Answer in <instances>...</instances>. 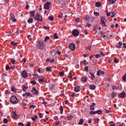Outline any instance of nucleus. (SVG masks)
Wrapping results in <instances>:
<instances>
[{"mask_svg": "<svg viewBox=\"0 0 126 126\" xmlns=\"http://www.w3.org/2000/svg\"><path fill=\"white\" fill-rule=\"evenodd\" d=\"M10 101L12 104H17V103H18V99L16 98V96H12Z\"/></svg>", "mask_w": 126, "mask_h": 126, "instance_id": "nucleus-1", "label": "nucleus"}, {"mask_svg": "<svg viewBox=\"0 0 126 126\" xmlns=\"http://www.w3.org/2000/svg\"><path fill=\"white\" fill-rule=\"evenodd\" d=\"M45 44H44V41L43 40H40L38 42V44H37V46L40 49H44V47H45Z\"/></svg>", "mask_w": 126, "mask_h": 126, "instance_id": "nucleus-2", "label": "nucleus"}, {"mask_svg": "<svg viewBox=\"0 0 126 126\" xmlns=\"http://www.w3.org/2000/svg\"><path fill=\"white\" fill-rule=\"evenodd\" d=\"M52 6V3L50 2H46L44 6V9H47L49 10L50 9V7Z\"/></svg>", "mask_w": 126, "mask_h": 126, "instance_id": "nucleus-3", "label": "nucleus"}, {"mask_svg": "<svg viewBox=\"0 0 126 126\" xmlns=\"http://www.w3.org/2000/svg\"><path fill=\"white\" fill-rule=\"evenodd\" d=\"M35 20L37 21H40V22H43V17L41 15H38V16H35L34 17Z\"/></svg>", "mask_w": 126, "mask_h": 126, "instance_id": "nucleus-4", "label": "nucleus"}, {"mask_svg": "<svg viewBox=\"0 0 126 126\" xmlns=\"http://www.w3.org/2000/svg\"><path fill=\"white\" fill-rule=\"evenodd\" d=\"M68 47H69V49H70L71 51H75V44L73 43H70Z\"/></svg>", "mask_w": 126, "mask_h": 126, "instance_id": "nucleus-5", "label": "nucleus"}, {"mask_svg": "<svg viewBox=\"0 0 126 126\" xmlns=\"http://www.w3.org/2000/svg\"><path fill=\"white\" fill-rule=\"evenodd\" d=\"M32 94H33V95H38V94H39V91L36 90V88H35V87L32 88Z\"/></svg>", "mask_w": 126, "mask_h": 126, "instance_id": "nucleus-6", "label": "nucleus"}, {"mask_svg": "<svg viewBox=\"0 0 126 126\" xmlns=\"http://www.w3.org/2000/svg\"><path fill=\"white\" fill-rule=\"evenodd\" d=\"M72 35L76 37V36L79 35V32L77 30H73L72 31Z\"/></svg>", "mask_w": 126, "mask_h": 126, "instance_id": "nucleus-7", "label": "nucleus"}, {"mask_svg": "<svg viewBox=\"0 0 126 126\" xmlns=\"http://www.w3.org/2000/svg\"><path fill=\"white\" fill-rule=\"evenodd\" d=\"M22 76L23 78H26L27 76H28V74H27V72L25 70H23L22 72Z\"/></svg>", "mask_w": 126, "mask_h": 126, "instance_id": "nucleus-8", "label": "nucleus"}, {"mask_svg": "<svg viewBox=\"0 0 126 126\" xmlns=\"http://www.w3.org/2000/svg\"><path fill=\"white\" fill-rule=\"evenodd\" d=\"M10 15L11 16V20H12L13 22H16L17 20L15 18V17L14 16V15L12 13H11Z\"/></svg>", "mask_w": 126, "mask_h": 126, "instance_id": "nucleus-9", "label": "nucleus"}, {"mask_svg": "<svg viewBox=\"0 0 126 126\" xmlns=\"http://www.w3.org/2000/svg\"><path fill=\"white\" fill-rule=\"evenodd\" d=\"M101 74L102 75H104V74H105V72H104V71H103L101 70H97V76H100V75H101Z\"/></svg>", "mask_w": 126, "mask_h": 126, "instance_id": "nucleus-10", "label": "nucleus"}, {"mask_svg": "<svg viewBox=\"0 0 126 126\" xmlns=\"http://www.w3.org/2000/svg\"><path fill=\"white\" fill-rule=\"evenodd\" d=\"M12 116L13 119H14L15 120L18 119V115H17V114H16V113L14 112L12 113Z\"/></svg>", "mask_w": 126, "mask_h": 126, "instance_id": "nucleus-11", "label": "nucleus"}, {"mask_svg": "<svg viewBox=\"0 0 126 126\" xmlns=\"http://www.w3.org/2000/svg\"><path fill=\"white\" fill-rule=\"evenodd\" d=\"M95 106H96V103H93L91 105H90V110L91 111H94V110H95V108H94V107H95Z\"/></svg>", "mask_w": 126, "mask_h": 126, "instance_id": "nucleus-12", "label": "nucleus"}, {"mask_svg": "<svg viewBox=\"0 0 126 126\" xmlns=\"http://www.w3.org/2000/svg\"><path fill=\"white\" fill-rule=\"evenodd\" d=\"M89 73L90 74V78H91L92 80H94V79H95V75H94V73H92L91 71H90Z\"/></svg>", "mask_w": 126, "mask_h": 126, "instance_id": "nucleus-13", "label": "nucleus"}, {"mask_svg": "<svg viewBox=\"0 0 126 126\" xmlns=\"http://www.w3.org/2000/svg\"><path fill=\"white\" fill-rule=\"evenodd\" d=\"M119 98H125L126 97V93L123 92L118 95Z\"/></svg>", "mask_w": 126, "mask_h": 126, "instance_id": "nucleus-14", "label": "nucleus"}, {"mask_svg": "<svg viewBox=\"0 0 126 126\" xmlns=\"http://www.w3.org/2000/svg\"><path fill=\"white\" fill-rule=\"evenodd\" d=\"M35 13H36V11L35 10H33L32 11L30 12V17H35Z\"/></svg>", "mask_w": 126, "mask_h": 126, "instance_id": "nucleus-15", "label": "nucleus"}, {"mask_svg": "<svg viewBox=\"0 0 126 126\" xmlns=\"http://www.w3.org/2000/svg\"><path fill=\"white\" fill-rule=\"evenodd\" d=\"M74 91L76 93L79 92V91H80V87L79 86L75 87Z\"/></svg>", "mask_w": 126, "mask_h": 126, "instance_id": "nucleus-16", "label": "nucleus"}, {"mask_svg": "<svg viewBox=\"0 0 126 126\" xmlns=\"http://www.w3.org/2000/svg\"><path fill=\"white\" fill-rule=\"evenodd\" d=\"M89 88L91 90H95L96 88V86H95V85H91L89 86Z\"/></svg>", "mask_w": 126, "mask_h": 126, "instance_id": "nucleus-17", "label": "nucleus"}, {"mask_svg": "<svg viewBox=\"0 0 126 126\" xmlns=\"http://www.w3.org/2000/svg\"><path fill=\"white\" fill-rule=\"evenodd\" d=\"M95 6H96V7H101V6H102V3L100 2H96Z\"/></svg>", "mask_w": 126, "mask_h": 126, "instance_id": "nucleus-18", "label": "nucleus"}, {"mask_svg": "<svg viewBox=\"0 0 126 126\" xmlns=\"http://www.w3.org/2000/svg\"><path fill=\"white\" fill-rule=\"evenodd\" d=\"M23 97H28V96H31V94L30 93H25L23 94Z\"/></svg>", "mask_w": 126, "mask_h": 126, "instance_id": "nucleus-19", "label": "nucleus"}, {"mask_svg": "<svg viewBox=\"0 0 126 126\" xmlns=\"http://www.w3.org/2000/svg\"><path fill=\"white\" fill-rule=\"evenodd\" d=\"M37 71L39 73H41V72H44L45 71V69L43 68H39Z\"/></svg>", "mask_w": 126, "mask_h": 126, "instance_id": "nucleus-20", "label": "nucleus"}, {"mask_svg": "<svg viewBox=\"0 0 126 126\" xmlns=\"http://www.w3.org/2000/svg\"><path fill=\"white\" fill-rule=\"evenodd\" d=\"M81 79L83 82H86L88 79V78H87V77H83L81 78Z\"/></svg>", "mask_w": 126, "mask_h": 126, "instance_id": "nucleus-21", "label": "nucleus"}, {"mask_svg": "<svg viewBox=\"0 0 126 126\" xmlns=\"http://www.w3.org/2000/svg\"><path fill=\"white\" fill-rule=\"evenodd\" d=\"M11 45L12 47H16V46H17V43L14 41H11Z\"/></svg>", "mask_w": 126, "mask_h": 126, "instance_id": "nucleus-22", "label": "nucleus"}, {"mask_svg": "<svg viewBox=\"0 0 126 126\" xmlns=\"http://www.w3.org/2000/svg\"><path fill=\"white\" fill-rule=\"evenodd\" d=\"M107 0L111 4H114V3H115V2H116V1H117V0Z\"/></svg>", "mask_w": 126, "mask_h": 126, "instance_id": "nucleus-23", "label": "nucleus"}, {"mask_svg": "<svg viewBox=\"0 0 126 126\" xmlns=\"http://www.w3.org/2000/svg\"><path fill=\"white\" fill-rule=\"evenodd\" d=\"M95 114H98V115H102V114H103V111H102V110H97L95 111Z\"/></svg>", "mask_w": 126, "mask_h": 126, "instance_id": "nucleus-24", "label": "nucleus"}, {"mask_svg": "<svg viewBox=\"0 0 126 126\" xmlns=\"http://www.w3.org/2000/svg\"><path fill=\"white\" fill-rule=\"evenodd\" d=\"M22 87H23L22 90L24 92L26 91V90H27V89H28V87L25 86L24 85H23L22 86Z\"/></svg>", "mask_w": 126, "mask_h": 126, "instance_id": "nucleus-25", "label": "nucleus"}, {"mask_svg": "<svg viewBox=\"0 0 126 126\" xmlns=\"http://www.w3.org/2000/svg\"><path fill=\"white\" fill-rule=\"evenodd\" d=\"M44 79H40L38 78V82L39 83H43V82H45V80Z\"/></svg>", "mask_w": 126, "mask_h": 126, "instance_id": "nucleus-26", "label": "nucleus"}, {"mask_svg": "<svg viewBox=\"0 0 126 126\" xmlns=\"http://www.w3.org/2000/svg\"><path fill=\"white\" fill-rule=\"evenodd\" d=\"M60 111L61 112V114L62 115H63V106L60 107Z\"/></svg>", "mask_w": 126, "mask_h": 126, "instance_id": "nucleus-27", "label": "nucleus"}, {"mask_svg": "<svg viewBox=\"0 0 126 126\" xmlns=\"http://www.w3.org/2000/svg\"><path fill=\"white\" fill-rule=\"evenodd\" d=\"M28 23H30V24H32V23H33V19L32 18H30L28 20Z\"/></svg>", "mask_w": 126, "mask_h": 126, "instance_id": "nucleus-28", "label": "nucleus"}, {"mask_svg": "<svg viewBox=\"0 0 126 126\" xmlns=\"http://www.w3.org/2000/svg\"><path fill=\"white\" fill-rule=\"evenodd\" d=\"M46 71H52V67H46Z\"/></svg>", "mask_w": 126, "mask_h": 126, "instance_id": "nucleus-29", "label": "nucleus"}, {"mask_svg": "<svg viewBox=\"0 0 126 126\" xmlns=\"http://www.w3.org/2000/svg\"><path fill=\"white\" fill-rule=\"evenodd\" d=\"M117 96V93H112V98H115Z\"/></svg>", "mask_w": 126, "mask_h": 126, "instance_id": "nucleus-30", "label": "nucleus"}, {"mask_svg": "<svg viewBox=\"0 0 126 126\" xmlns=\"http://www.w3.org/2000/svg\"><path fill=\"white\" fill-rule=\"evenodd\" d=\"M83 122H84V120H83V119H81L79 122V125H82V124H83Z\"/></svg>", "mask_w": 126, "mask_h": 126, "instance_id": "nucleus-31", "label": "nucleus"}, {"mask_svg": "<svg viewBox=\"0 0 126 126\" xmlns=\"http://www.w3.org/2000/svg\"><path fill=\"white\" fill-rule=\"evenodd\" d=\"M100 20H101V22H105L106 21V19H105V18L103 17L100 18Z\"/></svg>", "mask_w": 126, "mask_h": 126, "instance_id": "nucleus-32", "label": "nucleus"}, {"mask_svg": "<svg viewBox=\"0 0 126 126\" xmlns=\"http://www.w3.org/2000/svg\"><path fill=\"white\" fill-rule=\"evenodd\" d=\"M48 40H50V37H49V36H46L45 37L44 42H47V41Z\"/></svg>", "mask_w": 126, "mask_h": 126, "instance_id": "nucleus-33", "label": "nucleus"}, {"mask_svg": "<svg viewBox=\"0 0 126 126\" xmlns=\"http://www.w3.org/2000/svg\"><path fill=\"white\" fill-rule=\"evenodd\" d=\"M3 122L4 123V124H7V123H8V120H7V119L5 118L3 119Z\"/></svg>", "mask_w": 126, "mask_h": 126, "instance_id": "nucleus-34", "label": "nucleus"}, {"mask_svg": "<svg viewBox=\"0 0 126 126\" xmlns=\"http://www.w3.org/2000/svg\"><path fill=\"white\" fill-rule=\"evenodd\" d=\"M48 19H49V20H51V21H54V17H53L52 16H49L48 17Z\"/></svg>", "mask_w": 126, "mask_h": 126, "instance_id": "nucleus-35", "label": "nucleus"}, {"mask_svg": "<svg viewBox=\"0 0 126 126\" xmlns=\"http://www.w3.org/2000/svg\"><path fill=\"white\" fill-rule=\"evenodd\" d=\"M57 35H58V33H54V39H59V36Z\"/></svg>", "mask_w": 126, "mask_h": 126, "instance_id": "nucleus-36", "label": "nucleus"}, {"mask_svg": "<svg viewBox=\"0 0 126 126\" xmlns=\"http://www.w3.org/2000/svg\"><path fill=\"white\" fill-rule=\"evenodd\" d=\"M73 118V116L72 115L69 116L67 117V119L68 120V121H71V119H72Z\"/></svg>", "mask_w": 126, "mask_h": 126, "instance_id": "nucleus-37", "label": "nucleus"}, {"mask_svg": "<svg viewBox=\"0 0 126 126\" xmlns=\"http://www.w3.org/2000/svg\"><path fill=\"white\" fill-rule=\"evenodd\" d=\"M11 89V91H12L13 92H15V91H16V89L14 87H12Z\"/></svg>", "mask_w": 126, "mask_h": 126, "instance_id": "nucleus-38", "label": "nucleus"}, {"mask_svg": "<svg viewBox=\"0 0 126 126\" xmlns=\"http://www.w3.org/2000/svg\"><path fill=\"white\" fill-rule=\"evenodd\" d=\"M101 26L103 27H106V24L105 23V22H101Z\"/></svg>", "mask_w": 126, "mask_h": 126, "instance_id": "nucleus-39", "label": "nucleus"}, {"mask_svg": "<svg viewBox=\"0 0 126 126\" xmlns=\"http://www.w3.org/2000/svg\"><path fill=\"white\" fill-rule=\"evenodd\" d=\"M21 63H23V64H24L25 63H26V59L24 58L23 60L22 61H21Z\"/></svg>", "mask_w": 126, "mask_h": 126, "instance_id": "nucleus-40", "label": "nucleus"}, {"mask_svg": "<svg viewBox=\"0 0 126 126\" xmlns=\"http://www.w3.org/2000/svg\"><path fill=\"white\" fill-rule=\"evenodd\" d=\"M114 63H118L119 62V60H118V58H114Z\"/></svg>", "mask_w": 126, "mask_h": 126, "instance_id": "nucleus-41", "label": "nucleus"}, {"mask_svg": "<svg viewBox=\"0 0 126 126\" xmlns=\"http://www.w3.org/2000/svg\"><path fill=\"white\" fill-rule=\"evenodd\" d=\"M95 114H96V111H91L90 112V115H95Z\"/></svg>", "mask_w": 126, "mask_h": 126, "instance_id": "nucleus-42", "label": "nucleus"}, {"mask_svg": "<svg viewBox=\"0 0 126 126\" xmlns=\"http://www.w3.org/2000/svg\"><path fill=\"white\" fill-rule=\"evenodd\" d=\"M94 15H95V16H99V14L98 12H94Z\"/></svg>", "mask_w": 126, "mask_h": 126, "instance_id": "nucleus-43", "label": "nucleus"}, {"mask_svg": "<svg viewBox=\"0 0 126 126\" xmlns=\"http://www.w3.org/2000/svg\"><path fill=\"white\" fill-rule=\"evenodd\" d=\"M11 63L13 64H14L15 63V59H11Z\"/></svg>", "mask_w": 126, "mask_h": 126, "instance_id": "nucleus-44", "label": "nucleus"}, {"mask_svg": "<svg viewBox=\"0 0 126 126\" xmlns=\"http://www.w3.org/2000/svg\"><path fill=\"white\" fill-rule=\"evenodd\" d=\"M9 69H10V67H9V65H7L6 66V71L9 70Z\"/></svg>", "mask_w": 126, "mask_h": 126, "instance_id": "nucleus-45", "label": "nucleus"}, {"mask_svg": "<svg viewBox=\"0 0 126 126\" xmlns=\"http://www.w3.org/2000/svg\"><path fill=\"white\" fill-rule=\"evenodd\" d=\"M60 124H61V121H57V122H55L56 126H59V125H60Z\"/></svg>", "mask_w": 126, "mask_h": 126, "instance_id": "nucleus-46", "label": "nucleus"}, {"mask_svg": "<svg viewBox=\"0 0 126 126\" xmlns=\"http://www.w3.org/2000/svg\"><path fill=\"white\" fill-rule=\"evenodd\" d=\"M55 86H56V84H53L52 86L50 87V89H54V88H55Z\"/></svg>", "mask_w": 126, "mask_h": 126, "instance_id": "nucleus-47", "label": "nucleus"}, {"mask_svg": "<svg viewBox=\"0 0 126 126\" xmlns=\"http://www.w3.org/2000/svg\"><path fill=\"white\" fill-rule=\"evenodd\" d=\"M111 14L112 15L111 16V17H112V18L115 17L116 14H115V13L114 12H111Z\"/></svg>", "mask_w": 126, "mask_h": 126, "instance_id": "nucleus-48", "label": "nucleus"}, {"mask_svg": "<svg viewBox=\"0 0 126 126\" xmlns=\"http://www.w3.org/2000/svg\"><path fill=\"white\" fill-rule=\"evenodd\" d=\"M30 108H31L32 109H35V108H36V105H31L30 106Z\"/></svg>", "mask_w": 126, "mask_h": 126, "instance_id": "nucleus-49", "label": "nucleus"}, {"mask_svg": "<svg viewBox=\"0 0 126 126\" xmlns=\"http://www.w3.org/2000/svg\"><path fill=\"white\" fill-rule=\"evenodd\" d=\"M85 49H86V50H90V49H91V45H90V46H89L87 47H86Z\"/></svg>", "mask_w": 126, "mask_h": 126, "instance_id": "nucleus-50", "label": "nucleus"}, {"mask_svg": "<svg viewBox=\"0 0 126 126\" xmlns=\"http://www.w3.org/2000/svg\"><path fill=\"white\" fill-rule=\"evenodd\" d=\"M55 121H58L59 120V117L58 116H55L54 118Z\"/></svg>", "mask_w": 126, "mask_h": 126, "instance_id": "nucleus-51", "label": "nucleus"}, {"mask_svg": "<svg viewBox=\"0 0 126 126\" xmlns=\"http://www.w3.org/2000/svg\"><path fill=\"white\" fill-rule=\"evenodd\" d=\"M94 56L96 58V59H99L100 57V55H94Z\"/></svg>", "mask_w": 126, "mask_h": 126, "instance_id": "nucleus-52", "label": "nucleus"}, {"mask_svg": "<svg viewBox=\"0 0 126 126\" xmlns=\"http://www.w3.org/2000/svg\"><path fill=\"white\" fill-rule=\"evenodd\" d=\"M44 28L45 30H49V29H50V27L47 26H44Z\"/></svg>", "mask_w": 126, "mask_h": 126, "instance_id": "nucleus-53", "label": "nucleus"}, {"mask_svg": "<svg viewBox=\"0 0 126 126\" xmlns=\"http://www.w3.org/2000/svg\"><path fill=\"white\" fill-rule=\"evenodd\" d=\"M38 78L41 79H45V77L43 76H38Z\"/></svg>", "mask_w": 126, "mask_h": 126, "instance_id": "nucleus-54", "label": "nucleus"}, {"mask_svg": "<svg viewBox=\"0 0 126 126\" xmlns=\"http://www.w3.org/2000/svg\"><path fill=\"white\" fill-rule=\"evenodd\" d=\"M18 126H24V124H23V123H18Z\"/></svg>", "mask_w": 126, "mask_h": 126, "instance_id": "nucleus-55", "label": "nucleus"}, {"mask_svg": "<svg viewBox=\"0 0 126 126\" xmlns=\"http://www.w3.org/2000/svg\"><path fill=\"white\" fill-rule=\"evenodd\" d=\"M63 15V13H61V15H59V18H62Z\"/></svg>", "mask_w": 126, "mask_h": 126, "instance_id": "nucleus-56", "label": "nucleus"}, {"mask_svg": "<svg viewBox=\"0 0 126 126\" xmlns=\"http://www.w3.org/2000/svg\"><path fill=\"white\" fill-rule=\"evenodd\" d=\"M99 56H100H100H101L102 57H105V54H104V53H103V52H100Z\"/></svg>", "mask_w": 126, "mask_h": 126, "instance_id": "nucleus-57", "label": "nucleus"}, {"mask_svg": "<svg viewBox=\"0 0 126 126\" xmlns=\"http://www.w3.org/2000/svg\"><path fill=\"white\" fill-rule=\"evenodd\" d=\"M5 94H6V95H7V94H9V91L6 90L5 92Z\"/></svg>", "mask_w": 126, "mask_h": 126, "instance_id": "nucleus-58", "label": "nucleus"}, {"mask_svg": "<svg viewBox=\"0 0 126 126\" xmlns=\"http://www.w3.org/2000/svg\"><path fill=\"white\" fill-rule=\"evenodd\" d=\"M112 89H113L114 90H117V87H116V86L113 85V86H112Z\"/></svg>", "mask_w": 126, "mask_h": 126, "instance_id": "nucleus-59", "label": "nucleus"}, {"mask_svg": "<svg viewBox=\"0 0 126 126\" xmlns=\"http://www.w3.org/2000/svg\"><path fill=\"white\" fill-rule=\"evenodd\" d=\"M31 83H32V84H33V85H36V81H31Z\"/></svg>", "mask_w": 126, "mask_h": 126, "instance_id": "nucleus-60", "label": "nucleus"}, {"mask_svg": "<svg viewBox=\"0 0 126 126\" xmlns=\"http://www.w3.org/2000/svg\"><path fill=\"white\" fill-rule=\"evenodd\" d=\"M64 74L63 72H61L60 73V76H63Z\"/></svg>", "mask_w": 126, "mask_h": 126, "instance_id": "nucleus-61", "label": "nucleus"}, {"mask_svg": "<svg viewBox=\"0 0 126 126\" xmlns=\"http://www.w3.org/2000/svg\"><path fill=\"white\" fill-rule=\"evenodd\" d=\"M123 48H125V49H126V43H123Z\"/></svg>", "mask_w": 126, "mask_h": 126, "instance_id": "nucleus-62", "label": "nucleus"}, {"mask_svg": "<svg viewBox=\"0 0 126 126\" xmlns=\"http://www.w3.org/2000/svg\"><path fill=\"white\" fill-rule=\"evenodd\" d=\"M85 71H88V66L85 67Z\"/></svg>", "mask_w": 126, "mask_h": 126, "instance_id": "nucleus-63", "label": "nucleus"}, {"mask_svg": "<svg viewBox=\"0 0 126 126\" xmlns=\"http://www.w3.org/2000/svg\"><path fill=\"white\" fill-rule=\"evenodd\" d=\"M26 126H31V122H28Z\"/></svg>", "mask_w": 126, "mask_h": 126, "instance_id": "nucleus-64", "label": "nucleus"}]
</instances>
